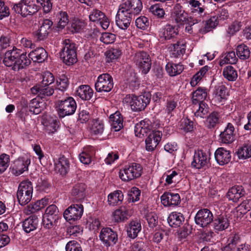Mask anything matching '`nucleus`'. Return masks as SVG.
<instances>
[{"label": "nucleus", "mask_w": 251, "mask_h": 251, "mask_svg": "<svg viewBox=\"0 0 251 251\" xmlns=\"http://www.w3.org/2000/svg\"><path fill=\"white\" fill-rule=\"evenodd\" d=\"M142 8L140 0H126L119 6L116 16L117 26L123 30L126 29L130 25L132 16L139 14Z\"/></svg>", "instance_id": "f257e3e1"}, {"label": "nucleus", "mask_w": 251, "mask_h": 251, "mask_svg": "<svg viewBox=\"0 0 251 251\" xmlns=\"http://www.w3.org/2000/svg\"><path fill=\"white\" fill-rule=\"evenodd\" d=\"M3 62L5 66L11 67L13 70L19 71L28 66L31 61L26 52H22L20 50L13 47L5 52Z\"/></svg>", "instance_id": "f03ea898"}, {"label": "nucleus", "mask_w": 251, "mask_h": 251, "mask_svg": "<svg viewBox=\"0 0 251 251\" xmlns=\"http://www.w3.org/2000/svg\"><path fill=\"white\" fill-rule=\"evenodd\" d=\"M150 100V98L146 95L136 96L129 94L124 98L123 102L129 105L132 111L139 112L146 108Z\"/></svg>", "instance_id": "7ed1b4c3"}, {"label": "nucleus", "mask_w": 251, "mask_h": 251, "mask_svg": "<svg viewBox=\"0 0 251 251\" xmlns=\"http://www.w3.org/2000/svg\"><path fill=\"white\" fill-rule=\"evenodd\" d=\"M12 9L22 17H26L36 13L39 7L34 0H20L13 5Z\"/></svg>", "instance_id": "20e7f679"}, {"label": "nucleus", "mask_w": 251, "mask_h": 251, "mask_svg": "<svg viewBox=\"0 0 251 251\" xmlns=\"http://www.w3.org/2000/svg\"><path fill=\"white\" fill-rule=\"evenodd\" d=\"M63 47L60 54L63 62L67 65H72L77 61L76 47L75 44L69 39L62 43Z\"/></svg>", "instance_id": "39448f33"}, {"label": "nucleus", "mask_w": 251, "mask_h": 251, "mask_svg": "<svg viewBox=\"0 0 251 251\" xmlns=\"http://www.w3.org/2000/svg\"><path fill=\"white\" fill-rule=\"evenodd\" d=\"M142 173L143 168L140 164L132 163L121 169L119 176L122 181H129L139 177Z\"/></svg>", "instance_id": "423d86ee"}, {"label": "nucleus", "mask_w": 251, "mask_h": 251, "mask_svg": "<svg viewBox=\"0 0 251 251\" xmlns=\"http://www.w3.org/2000/svg\"><path fill=\"white\" fill-rule=\"evenodd\" d=\"M33 186L29 180L23 181L19 185L17 198L21 205L27 204L32 199Z\"/></svg>", "instance_id": "0eeeda50"}, {"label": "nucleus", "mask_w": 251, "mask_h": 251, "mask_svg": "<svg viewBox=\"0 0 251 251\" xmlns=\"http://www.w3.org/2000/svg\"><path fill=\"white\" fill-rule=\"evenodd\" d=\"M76 108V103L72 97H69L60 101L58 105V113L60 117L73 114Z\"/></svg>", "instance_id": "6e6552de"}, {"label": "nucleus", "mask_w": 251, "mask_h": 251, "mask_svg": "<svg viewBox=\"0 0 251 251\" xmlns=\"http://www.w3.org/2000/svg\"><path fill=\"white\" fill-rule=\"evenodd\" d=\"M112 77L108 74H102L97 77L95 84V89L98 92H109L113 87Z\"/></svg>", "instance_id": "1a4fd4ad"}, {"label": "nucleus", "mask_w": 251, "mask_h": 251, "mask_svg": "<svg viewBox=\"0 0 251 251\" xmlns=\"http://www.w3.org/2000/svg\"><path fill=\"white\" fill-rule=\"evenodd\" d=\"M136 65L144 74H147L151 68V60L149 55L144 51H139L135 53L133 58Z\"/></svg>", "instance_id": "9d476101"}, {"label": "nucleus", "mask_w": 251, "mask_h": 251, "mask_svg": "<svg viewBox=\"0 0 251 251\" xmlns=\"http://www.w3.org/2000/svg\"><path fill=\"white\" fill-rule=\"evenodd\" d=\"M30 163V160L27 156L19 157L14 161L11 167L12 173L19 176L24 172L28 170V167Z\"/></svg>", "instance_id": "9b49d317"}, {"label": "nucleus", "mask_w": 251, "mask_h": 251, "mask_svg": "<svg viewBox=\"0 0 251 251\" xmlns=\"http://www.w3.org/2000/svg\"><path fill=\"white\" fill-rule=\"evenodd\" d=\"M213 221V215L207 208L199 210L195 217L196 224L202 227H206Z\"/></svg>", "instance_id": "f8f14e48"}, {"label": "nucleus", "mask_w": 251, "mask_h": 251, "mask_svg": "<svg viewBox=\"0 0 251 251\" xmlns=\"http://www.w3.org/2000/svg\"><path fill=\"white\" fill-rule=\"evenodd\" d=\"M83 213V206L81 204H72L65 210L63 216L67 221H75L79 219Z\"/></svg>", "instance_id": "ddd939ff"}, {"label": "nucleus", "mask_w": 251, "mask_h": 251, "mask_svg": "<svg viewBox=\"0 0 251 251\" xmlns=\"http://www.w3.org/2000/svg\"><path fill=\"white\" fill-rule=\"evenodd\" d=\"M89 19L93 22H99L103 29H106L109 26L110 21L105 15L98 9H93L89 16Z\"/></svg>", "instance_id": "4468645a"}, {"label": "nucleus", "mask_w": 251, "mask_h": 251, "mask_svg": "<svg viewBox=\"0 0 251 251\" xmlns=\"http://www.w3.org/2000/svg\"><path fill=\"white\" fill-rule=\"evenodd\" d=\"M208 162L209 157L207 153L202 150H198L194 153L191 166L196 169H200L206 166Z\"/></svg>", "instance_id": "2eb2a0df"}, {"label": "nucleus", "mask_w": 251, "mask_h": 251, "mask_svg": "<svg viewBox=\"0 0 251 251\" xmlns=\"http://www.w3.org/2000/svg\"><path fill=\"white\" fill-rule=\"evenodd\" d=\"M99 236L100 240L107 247L115 244L118 239L116 232L109 227L102 228Z\"/></svg>", "instance_id": "dca6fc26"}, {"label": "nucleus", "mask_w": 251, "mask_h": 251, "mask_svg": "<svg viewBox=\"0 0 251 251\" xmlns=\"http://www.w3.org/2000/svg\"><path fill=\"white\" fill-rule=\"evenodd\" d=\"M53 23L49 19H45L42 22L39 28L34 32L35 37L38 41H42L46 39L51 31V27Z\"/></svg>", "instance_id": "f3484780"}, {"label": "nucleus", "mask_w": 251, "mask_h": 251, "mask_svg": "<svg viewBox=\"0 0 251 251\" xmlns=\"http://www.w3.org/2000/svg\"><path fill=\"white\" fill-rule=\"evenodd\" d=\"M186 49V42L182 40L171 44L169 47V50L171 57L179 58L185 54Z\"/></svg>", "instance_id": "a211bd4d"}, {"label": "nucleus", "mask_w": 251, "mask_h": 251, "mask_svg": "<svg viewBox=\"0 0 251 251\" xmlns=\"http://www.w3.org/2000/svg\"><path fill=\"white\" fill-rule=\"evenodd\" d=\"M171 19L172 21L181 25L188 21V15L180 5L176 4L172 10Z\"/></svg>", "instance_id": "6ab92c4d"}, {"label": "nucleus", "mask_w": 251, "mask_h": 251, "mask_svg": "<svg viewBox=\"0 0 251 251\" xmlns=\"http://www.w3.org/2000/svg\"><path fill=\"white\" fill-rule=\"evenodd\" d=\"M162 136L161 131H153L150 133L145 140L146 149L148 151H152L157 147Z\"/></svg>", "instance_id": "aec40b11"}, {"label": "nucleus", "mask_w": 251, "mask_h": 251, "mask_svg": "<svg viewBox=\"0 0 251 251\" xmlns=\"http://www.w3.org/2000/svg\"><path fill=\"white\" fill-rule=\"evenodd\" d=\"M31 92L34 95H37L41 99L51 96L54 91L52 85H36L30 89Z\"/></svg>", "instance_id": "412c9836"}, {"label": "nucleus", "mask_w": 251, "mask_h": 251, "mask_svg": "<svg viewBox=\"0 0 251 251\" xmlns=\"http://www.w3.org/2000/svg\"><path fill=\"white\" fill-rule=\"evenodd\" d=\"M151 129V121L149 120L145 119L136 124L134 128L135 134L139 138H142L147 136Z\"/></svg>", "instance_id": "4be33fe9"}, {"label": "nucleus", "mask_w": 251, "mask_h": 251, "mask_svg": "<svg viewBox=\"0 0 251 251\" xmlns=\"http://www.w3.org/2000/svg\"><path fill=\"white\" fill-rule=\"evenodd\" d=\"M161 201L165 206H176L180 202V197L178 194L165 192L161 197Z\"/></svg>", "instance_id": "5701e85b"}, {"label": "nucleus", "mask_w": 251, "mask_h": 251, "mask_svg": "<svg viewBox=\"0 0 251 251\" xmlns=\"http://www.w3.org/2000/svg\"><path fill=\"white\" fill-rule=\"evenodd\" d=\"M132 215L130 209L125 206H120L112 213L113 220L117 223L127 220Z\"/></svg>", "instance_id": "b1692460"}, {"label": "nucleus", "mask_w": 251, "mask_h": 251, "mask_svg": "<svg viewBox=\"0 0 251 251\" xmlns=\"http://www.w3.org/2000/svg\"><path fill=\"white\" fill-rule=\"evenodd\" d=\"M214 155L217 162L220 165L227 164L231 159L230 151L222 147L218 148Z\"/></svg>", "instance_id": "393cba45"}, {"label": "nucleus", "mask_w": 251, "mask_h": 251, "mask_svg": "<svg viewBox=\"0 0 251 251\" xmlns=\"http://www.w3.org/2000/svg\"><path fill=\"white\" fill-rule=\"evenodd\" d=\"M162 179H165L164 185L169 186L178 183L181 180L182 177L180 173L175 170H169L163 175Z\"/></svg>", "instance_id": "a878e982"}, {"label": "nucleus", "mask_w": 251, "mask_h": 251, "mask_svg": "<svg viewBox=\"0 0 251 251\" xmlns=\"http://www.w3.org/2000/svg\"><path fill=\"white\" fill-rule=\"evenodd\" d=\"M178 33L177 29L171 25H167L159 29L158 36L163 40H167L175 37Z\"/></svg>", "instance_id": "bb28decb"}, {"label": "nucleus", "mask_w": 251, "mask_h": 251, "mask_svg": "<svg viewBox=\"0 0 251 251\" xmlns=\"http://www.w3.org/2000/svg\"><path fill=\"white\" fill-rule=\"evenodd\" d=\"M109 122L111 129L114 131H119L123 127V118L119 111L110 116Z\"/></svg>", "instance_id": "cd10ccee"}, {"label": "nucleus", "mask_w": 251, "mask_h": 251, "mask_svg": "<svg viewBox=\"0 0 251 251\" xmlns=\"http://www.w3.org/2000/svg\"><path fill=\"white\" fill-rule=\"evenodd\" d=\"M228 17V11L224 8L220 9L217 11L216 15L211 17L208 22V24L211 27H215L220 22L226 19Z\"/></svg>", "instance_id": "c85d7f7f"}, {"label": "nucleus", "mask_w": 251, "mask_h": 251, "mask_svg": "<svg viewBox=\"0 0 251 251\" xmlns=\"http://www.w3.org/2000/svg\"><path fill=\"white\" fill-rule=\"evenodd\" d=\"M167 220L170 226L176 228L182 224L184 221V217L180 212H173L169 214Z\"/></svg>", "instance_id": "c756f323"}, {"label": "nucleus", "mask_w": 251, "mask_h": 251, "mask_svg": "<svg viewBox=\"0 0 251 251\" xmlns=\"http://www.w3.org/2000/svg\"><path fill=\"white\" fill-rule=\"evenodd\" d=\"M76 95L82 100H88L93 96V90L87 85H82L76 90Z\"/></svg>", "instance_id": "7c9ffc66"}, {"label": "nucleus", "mask_w": 251, "mask_h": 251, "mask_svg": "<svg viewBox=\"0 0 251 251\" xmlns=\"http://www.w3.org/2000/svg\"><path fill=\"white\" fill-rule=\"evenodd\" d=\"M85 185L82 183L77 184L74 186L71 192L74 201L79 202L83 200L85 197Z\"/></svg>", "instance_id": "2f4dec72"}, {"label": "nucleus", "mask_w": 251, "mask_h": 251, "mask_svg": "<svg viewBox=\"0 0 251 251\" xmlns=\"http://www.w3.org/2000/svg\"><path fill=\"white\" fill-rule=\"evenodd\" d=\"M186 3L191 12L195 16H201L204 11V5L197 0H187Z\"/></svg>", "instance_id": "473e14b6"}, {"label": "nucleus", "mask_w": 251, "mask_h": 251, "mask_svg": "<svg viewBox=\"0 0 251 251\" xmlns=\"http://www.w3.org/2000/svg\"><path fill=\"white\" fill-rule=\"evenodd\" d=\"M28 56L34 62H42L47 58V52L43 48H37L31 51Z\"/></svg>", "instance_id": "72a5a7b5"}, {"label": "nucleus", "mask_w": 251, "mask_h": 251, "mask_svg": "<svg viewBox=\"0 0 251 251\" xmlns=\"http://www.w3.org/2000/svg\"><path fill=\"white\" fill-rule=\"evenodd\" d=\"M46 107V103L39 98L32 99L29 105V110L34 114H38Z\"/></svg>", "instance_id": "f704fd0d"}, {"label": "nucleus", "mask_w": 251, "mask_h": 251, "mask_svg": "<svg viewBox=\"0 0 251 251\" xmlns=\"http://www.w3.org/2000/svg\"><path fill=\"white\" fill-rule=\"evenodd\" d=\"M38 223V218L35 216H31L23 221V229L25 232L29 233L36 229Z\"/></svg>", "instance_id": "c9c22d12"}, {"label": "nucleus", "mask_w": 251, "mask_h": 251, "mask_svg": "<svg viewBox=\"0 0 251 251\" xmlns=\"http://www.w3.org/2000/svg\"><path fill=\"white\" fill-rule=\"evenodd\" d=\"M166 70L168 74L171 76H175L179 75L184 70V67L181 63H174L168 62L166 65Z\"/></svg>", "instance_id": "e433bc0d"}, {"label": "nucleus", "mask_w": 251, "mask_h": 251, "mask_svg": "<svg viewBox=\"0 0 251 251\" xmlns=\"http://www.w3.org/2000/svg\"><path fill=\"white\" fill-rule=\"evenodd\" d=\"M124 200V195L120 190H116L110 193L107 196V202L109 205L115 206L121 203Z\"/></svg>", "instance_id": "4c0bfd02"}, {"label": "nucleus", "mask_w": 251, "mask_h": 251, "mask_svg": "<svg viewBox=\"0 0 251 251\" xmlns=\"http://www.w3.org/2000/svg\"><path fill=\"white\" fill-rule=\"evenodd\" d=\"M226 87L223 84L215 86L213 100L217 103L222 102L226 98Z\"/></svg>", "instance_id": "58836bf2"}, {"label": "nucleus", "mask_w": 251, "mask_h": 251, "mask_svg": "<svg viewBox=\"0 0 251 251\" xmlns=\"http://www.w3.org/2000/svg\"><path fill=\"white\" fill-rule=\"evenodd\" d=\"M244 194L241 186H234L228 190L227 196L229 200L237 202L244 195Z\"/></svg>", "instance_id": "ea45409f"}, {"label": "nucleus", "mask_w": 251, "mask_h": 251, "mask_svg": "<svg viewBox=\"0 0 251 251\" xmlns=\"http://www.w3.org/2000/svg\"><path fill=\"white\" fill-rule=\"evenodd\" d=\"M141 230V225L137 221H132L128 225L127 227V236L132 239L136 238L138 233Z\"/></svg>", "instance_id": "a19ab883"}, {"label": "nucleus", "mask_w": 251, "mask_h": 251, "mask_svg": "<svg viewBox=\"0 0 251 251\" xmlns=\"http://www.w3.org/2000/svg\"><path fill=\"white\" fill-rule=\"evenodd\" d=\"M69 168V162L64 156L60 157L57 162L55 163V170L62 175L67 173Z\"/></svg>", "instance_id": "79ce46f5"}, {"label": "nucleus", "mask_w": 251, "mask_h": 251, "mask_svg": "<svg viewBox=\"0 0 251 251\" xmlns=\"http://www.w3.org/2000/svg\"><path fill=\"white\" fill-rule=\"evenodd\" d=\"M93 153V148L92 147L84 148L83 151L79 155L80 161L85 165L89 164L91 162Z\"/></svg>", "instance_id": "37998d69"}, {"label": "nucleus", "mask_w": 251, "mask_h": 251, "mask_svg": "<svg viewBox=\"0 0 251 251\" xmlns=\"http://www.w3.org/2000/svg\"><path fill=\"white\" fill-rule=\"evenodd\" d=\"M187 21L188 25L185 27V30L188 33L192 34L193 32L196 33L201 31L203 24L200 20L190 19Z\"/></svg>", "instance_id": "c03bdc74"}, {"label": "nucleus", "mask_w": 251, "mask_h": 251, "mask_svg": "<svg viewBox=\"0 0 251 251\" xmlns=\"http://www.w3.org/2000/svg\"><path fill=\"white\" fill-rule=\"evenodd\" d=\"M207 96V89L204 88L199 87L193 93V102L195 104L203 102L206 99Z\"/></svg>", "instance_id": "a18cd8bd"}, {"label": "nucleus", "mask_w": 251, "mask_h": 251, "mask_svg": "<svg viewBox=\"0 0 251 251\" xmlns=\"http://www.w3.org/2000/svg\"><path fill=\"white\" fill-rule=\"evenodd\" d=\"M223 75L225 78L229 81H234L238 77L237 70L232 66L228 65L223 68Z\"/></svg>", "instance_id": "49530a36"}, {"label": "nucleus", "mask_w": 251, "mask_h": 251, "mask_svg": "<svg viewBox=\"0 0 251 251\" xmlns=\"http://www.w3.org/2000/svg\"><path fill=\"white\" fill-rule=\"evenodd\" d=\"M237 155L239 159H246L251 157V144H245L240 147L237 151Z\"/></svg>", "instance_id": "de8ad7c7"}, {"label": "nucleus", "mask_w": 251, "mask_h": 251, "mask_svg": "<svg viewBox=\"0 0 251 251\" xmlns=\"http://www.w3.org/2000/svg\"><path fill=\"white\" fill-rule=\"evenodd\" d=\"M236 54L240 59L244 60L250 57L251 51L247 45L242 44L237 47Z\"/></svg>", "instance_id": "09e8293b"}, {"label": "nucleus", "mask_w": 251, "mask_h": 251, "mask_svg": "<svg viewBox=\"0 0 251 251\" xmlns=\"http://www.w3.org/2000/svg\"><path fill=\"white\" fill-rule=\"evenodd\" d=\"M229 225L227 218L219 216L214 221V227L216 230L222 231L227 228Z\"/></svg>", "instance_id": "8fccbe9b"}, {"label": "nucleus", "mask_w": 251, "mask_h": 251, "mask_svg": "<svg viewBox=\"0 0 251 251\" xmlns=\"http://www.w3.org/2000/svg\"><path fill=\"white\" fill-rule=\"evenodd\" d=\"M220 119V114L217 112H213L206 118L205 125L209 128L214 127L219 123Z\"/></svg>", "instance_id": "3c124183"}, {"label": "nucleus", "mask_w": 251, "mask_h": 251, "mask_svg": "<svg viewBox=\"0 0 251 251\" xmlns=\"http://www.w3.org/2000/svg\"><path fill=\"white\" fill-rule=\"evenodd\" d=\"M58 123L56 118L50 117L44 122L43 124L49 133H53L57 130L59 126Z\"/></svg>", "instance_id": "603ef678"}, {"label": "nucleus", "mask_w": 251, "mask_h": 251, "mask_svg": "<svg viewBox=\"0 0 251 251\" xmlns=\"http://www.w3.org/2000/svg\"><path fill=\"white\" fill-rule=\"evenodd\" d=\"M208 69L209 67L205 66L202 67L199 72L194 75L190 81L191 86L193 87L196 86L202 79V77L205 75L206 73L208 72Z\"/></svg>", "instance_id": "864d4df0"}, {"label": "nucleus", "mask_w": 251, "mask_h": 251, "mask_svg": "<svg viewBox=\"0 0 251 251\" xmlns=\"http://www.w3.org/2000/svg\"><path fill=\"white\" fill-rule=\"evenodd\" d=\"M238 61V58L234 51H230L226 53L224 57L221 59L219 62L220 66L226 64H235Z\"/></svg>", "instance_id": "5fc2aeb1"}, {"label": "nucleus", "mask_w": 251, "mask_h": 251, "mask_svg": "<svg viewBox=\"0 0 251 251\" xmlns=\"http://www.w3.org/2000/svg\"><path fill=\"white\" fill-rule=\"evenodd\" d=\"M178 128L184 132H191L193 129V123L187 118H183L178 124Z\"/></svg>", "instance_id": "6e6d98bb"}, {"label": "nucleus", "mask_w": 251, "mask_h": 251, "mask_svg": "<svg viewBox=\"0 0 251 251\" xmlns=\"http://www.w3.org/2000/svg\"><path fill=\"white\" fill-rule=\"evenodd\" d=\"M70 24L71 25L69 28L72 33L79 32L85 26L84 22L77 18L73 19Z\"/></svg>", "instance_id": "4d7b16f0"}, {"label": "nucleus", "mask_w": 251, "mask_h": 251, "mask_svg": "<svg viewBox=\"0 0 251 251\" xmlns=\"http://www.w3.org/2000/svg\"><path fill=\"white\" fill-rule=\"evenodd\" d=\"M58 213L59 211L56 206L51 204L47 208L44 215L49 217L51 219V221H56L58 218Z\"/></svg>", "instance_id": "13d9d810"}, {"label": "nucleus", "mask_w": 251, "mask_h": 251, "mask_svg": "<svg viewBox=\"0 0 251 251\" xmlns=\"http://www.w3.org/2000/svg\"><path fill=\"white\" fill-rule=\"evenodd\" d=\"M91 132L95 135L101 134L104 130V125L101 121L94 120L91 127Z\"/></svg>", "instance_id": "bf43d9fd"}, {"label": "nucleus", "mask_w": 251, "mask_h": 251, "mask_svg": "<svg viewBox=\"0 0 251 251\" xmlns=\"http://www.w3.org/2000/svg\"><path fill=\"white\" fill-rule=\"evenodd\" d=\"M141 192L136 187H132L128 192V201L130 202H135L140 200Z\"/></svg>", "instance_id": "052dcab7"}, {"label": "nucleus", "mask_w": 251, "mask_h": 251, "mask_svg": "<svg viewBox=\"0 0 251 251\" xmlns=\"http://www.w3.org/2000/svg\"><path fill=\"white\" fill-rule=\"evenodd\" d=\"M9 156L3 153L0 155V173L4 172L9 166Z\"/></svg>", "instance_id": "680f3d73"}, {"label": "nucleus", "mask_w": 251, "mask_h": 251, "mask_svg": "<svg viewBox=\"0 0 251 251\" xmlns=\"http://www.w3.org/2000/svg\"><path fill=\"white\" fill-rule=\"evenodd\" d=\"M150 11L158 18H163L165 15V11L159 4H155L150 8Z\"/></svg>", "instance_id": "e2e57ef3"}, {"label": "nucleus", "mask_w": 251, "mask_h": 251, "mask_svg": "<svg viewBox=\"0 0 251 251\" xmlns=\"http://www.w3.org/2000/svg\"><path fill=\"white\" fill-rule=\"evenodd\" d=\"M116 39L115 34L109 33H103L100 37V41L105 44H110L114 42Z\"/></svg>", "instance_id": "0e129e2a"}, {"label": "nucleus", "mask_w": 251, "mask_h": 251, "mask_svg": "<svg viewBox=\"0 0 251 251\" xmlns=\"http://www.w3.org/2000/svg\"><path fill=\"white\" fill-rule=\"evenodd\" d=\"M177 105L176 99L171 97L167 100L166 104V110L168 114H170L176 108Z\"/></svg>", "instance_id": "69168bd1"}, {"label": "nucleus", "mask_w": 251, "mask_h": 251, "mask_svg": "<svg viewBox=\"0 0 251 251\" xmlns=\"http://www.w3.org/2000/svg\"><path fill=\"white\" fill-rule=\"evenodd\" d=\"M58 27L60 28H64L68 24V16L66 12H60L58 15Z\"/></svg>", "instance_id": "338daca9"}, {"label": "nucleus", "mask_w": 251, "mask_h": 251, "mask_svg": "<svg viewBox=\"0 0 251 251\" xmlns=\"http://www.w3.org/2000/svg\"><path fill=\"white\" fill-rule=\"evenodd\" d=\"M66 251H82L80 244L75 241L69 242L66 245Z\"/></svg>", "instance_id": "774afa93"}]
</instances>
